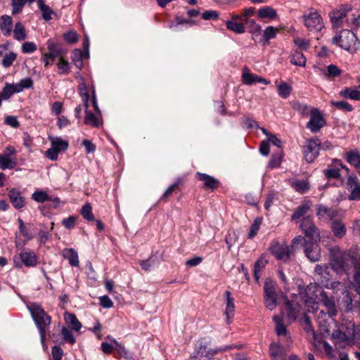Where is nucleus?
I'll return each instance as SVG.
<instances>
[{
  "mask_svg": "<svg viewBox=\"0 0 360 360\" xmlns=\"http://www.w3.org/2000/svg\"><path fill=\"white\" fill-rule=\"evenodd\" d=\"M62 256L68 259L72 266H78L79 264V256L77 251L73 248H65L62 251Z\"/></svg>",
  "mask_w": 360,
  "mask_h": 360,
  "instance_id": "25",
  "label": "nucleus"
},
{
  "mask_svg": "<svg viewBox=\"0 0 360 360\" xmlns=\"http://www.w3.org/2000/svg\"><path fill=\"white\" fill-rule=\"evenodd\" d=\"M181 184V179L178 178L176 181L172 184L165 191L161 197V200L167 201L169 197L174 192L175 189Z\"/></svg>",
  "mask_w": 360,
  "mask_h": 360,
  "instance_id": "53",
  "label": "nucleus"
},
{
  "mask_svg": "<svg viewBox=\"0 0 360 360\" xmlns=\"http://www.w3.org/2000/svg\"><path fill=\"white\" fill-rule=\"evenodd\" d=\"M333 234L338 238H342L346 234V227L340 220H334L331 223Z\"/></svg>",
  "mask_w": 360,
  "mask_h": 360,
  "instance_id": "35",
  "label": "nucleus"
},
{
  "mask_svg": "<svg viewBox=\"0 0 360 360\" xmlns=\"http://www.w3.org/2000/svg\"><path fill=\"white\" fill-rule=\"evenodd\" d=\"M115 345L110 341V342H108L104 341L101 345V351L105 354H110L113 351H115Z\"/></svg>",
  "mask_w": 360,
  "mask_h": 360,
  "instance_id": "64",
  "label": "nucleus"
},
{
  "mask_svg": "<svg viewBox=\"0 0 360 360\" xmlns=\"http://www.w3.org/2000/svg\"><path fill=\"white\" fill-rule=\"evenodd\" d=\"M81 214L83 218L89 221H94V216L92 213V207L89 203L84 204L81 210Z\"/></svg>",
  "mask_w": 360,
  "mask_h": 360,
  "instance_id": "51",
  "label": "nucleus"
},
{
  "mask_svg": "<svg viewBox=\"0 0 360 360\" xmlns=\"http://www.w3.org/2000/svg\"><path fill=\"white\" fill-rule=\"evenodd\" d=\"M334 344L338 347H344L348 344V338L347 335L340 330H335L331 335Z\"/></svg>",
  "mask_w": 360,
  "mask_h": 360,
  "instance_id": "29",
  "label": "nucleus"
},
{
  "mask_svg": "<svg viewBox=\"0 0 360 360\" xmlns=\"http://www.w3.org/2000/svg\"><path fill=\"white\" fill-rule=\"evenodd\" d=\"M338 210L328 208L321 204L316 207V215L320 220L327 221L333 220L338 216Z\"/></svg>",
  "mask_w": 360,
  "mask_h": 360,
  "instance_id": "17",
  "label": "nucleus"
},
{
  "mask_svg": "<svg viewBox=\"0 0 360 360\" xmlns=\"http://www.w3.org/2000/svg\"><path fill=\"white\" fill-rule=\"evenodd\" d=\"M335 296H331L330 297L329 295L325 291L321 292L319 298L320 302L321 304H322L326 310V311H324L323 309H321L320 311H319L318 309L316 310L317 321L321 326H326V319H324V320H322V316H323L325 318L326 316H328V318H333L337 316L338 309L335 304Z\"/></svg>",
  "mask_w": 360,
  "mask_h": 360,
  "instance_id": "3",
  "label": "nucleus"
},
{
  "mask_svg": "<svg viewBox=\"0 0 360 360\" xmlns=\"http://www.w3.org/2000/svg\"><path fill=\"white\" fill-rule=\"evenodd\" d=\"M106 339L109 340L115 345V351H116L121 356L128 360H134L133 354L127 349L122 344L117 342L110 335H108Z\"/></svg>",
  "mask_w": 360,
  "mask_h": 360,
  "instance_id": "23",
  "label": "nucleus"
},
{
  "mask_svg": "<svg viewBox=\"0 0 360 360\" xmlns=\"http://www.w3.org/2000/svg\"><path fill=\"white\" fill-rule=\"evenodd\" d=\"M346 25L352 29L358 28L360 26V15L352 14L345 20Z\"/></svg>",
  "mask_w": 360,
  "mask_h": 360,
  "instance_id": "52",
  "label": "nucleus"
},
{
  "mask_svg": "<svg viewBox=\"0 0 360 360\" xmlns=\"http://www.w3.org/2000/svg\"><path fill=\"white\" fill-rule=\"evenodd\" d=\"M26 37L27 34L24 25L20 22H16L13 29V37L18 41H22Z\"/></svg>",
  "mask_w": 360,
  "mask_h": 360,
  "instance_id": "43",
  "label": "nucleus"
},
{
  "mask_svg": "<svg viewBox=\"0 0 360 360\" xmlns=\"http://www.w3.org/2000/svg\"><path fill=\"white\" fill-rule=\"evenodd\" d=\"M323 174L327 179H339L340 177V172L339 167H335L334 160L332 161L331 165H328V168L323 170Z\"/></svg>",
  "mask_w": 360,
  "mask_h": 360,
  "instance_id": "40",
  "label": "nucleus"
},
{
  "mask_svg": "<svg viewBox=\"0 0 360 360\" xmlns=\"http://www.w3.org/2000/svg\"><path fill=\"white\" fill-rule=\"evenodd\" d=\"M332 43L351 53H356L359 49V41L356 35L349 30H343L339 35L335 36Z\"/></svg>",
  "mask_w": 360,
  "mask_h": 360,
  "instance_id": "4",
  "label": "nucleus"
},
{
  "mask_svg": "<svg viewBox=\"0 0 360 360\" xmlns=\"http://www.w3.org/2000/svg\"><path fill=\"white\" fill-rule=\"evenodd\" d=\"M17 58V54L14 52H10L4 56L1 65L4 68L10 67Z\"/></svg>",
  "mask_w": 360,
  "mask_h": 360,
  "instance_id": "55",
  "label": "nucleus"
},
{
  "mask_svg": "<svg viewBox=\"0 0 360 360\" xmlns=\"http://www.w3.org/2000/svg\"><path fill=\"white\" fill-rule=\"evenodd\" d=\"M340 294H341V296L335 297L340 308L345 311L351 310L352 306V299L350 293L345 288V290H342Z\"/></svg>",
  "mask_w": 360,
  "mask_h": 360,
  "instance_id": "22",
  "label": "nucleus"
},
{
  "mask_svg": "<svg viewBox=\"0 0 360 360\" xmlns=\"http://www.w3.org/2000/svg\"><path fill=\"white\" fill-rule=\"evenodd\" d=\"M198 179L204 182L205 187L211 189L217 188L219 182L217 179L206 174L198 173Z\"/></svg>",
  "mask_w": 360,
  "mask_h": 360,
  "instance_id": "28",
  "label": "nucleus"
},
{
  "mask_svg": "<svg viewBox=\"0 0 360 360\" xmlns=\"http://www.w3.org/2000/svg\"><path fill=\"white\" fill-rule=\"evenodd\" d=\"M37 1V5L39 8L42 13V17L45 20H49L51 18V14L53 13L52 11L49 8V6L46 5L44 3V0H36Z\"/></svg>",
  "mask_w": 360,
  "mask_h": 360,
  "instance_id": "47",
  "label": "nucleus"
},
{
  "mask_svg": "<svg viewBox=\"0 0 360 360\" xmlns=\"http://www.w3.org/2000/svg\"><path fill=\"white\" fill-rule=\"evenodd\" d=\"M268 263V260L266 257L262 255L255 262V268H254V276L256 281H258L260 276L262 270L266 266Z\"/></svg>",
  "mask_w": 360,
  "mask_h": 360,
  "instance_id": "39",
  "label": "nucleus"
},
{
  "mask_svg": "<svg viewBox=\"0 0 360 360\" xmlns=\"http://www.w3.org/2000/svg\"><path fill=\"white\" fill-rule=\"evenodd\" d=\"M291 91H292V87L289 84H288L287 83H285V82L281 83L278 86V95L283 98H288L290 96Z\"/></svg>",
  "mask_w": 360,
  "mask_h": 360,
  "instance_id": "54",
  "label": "nucleus"
},
{
  "mask_svg": "<svg viewBox=\"0 0 360 360\" xmlns=\"http://www.w3.org/2000/svg\"><path fill=\"white\" fill-rule=\"evenodd\" d=\"M332 105L338 109H341L345 112H351L353 110L352 106L347 101H333Z\"/></svg>",
  "mask_w": 360,
  "mask_h": 360,
  "instance_id": "62",
  "label": "nucleus"
},
{
  "mask_svg": "<svg viewBox=\"0 0 360 360\" xmlns=\"http://www.w3.org/2000/svg\"><path fill=\"white\" fill-rule=\"evenodd\" d=\"M72 63L79 69L83 66V54L81 50L75 49L71 56Z\"/></svg>",
  "mask_w": 360,
  "mask_h": 360,
  "instance_id": "50",
  "label": "nucleus"
},
{
  "mask_svg": "<svg viewBox=\"0 0 360 360\" xmlns=\"http://www.w3.org/2000/svg\"><path fill=\"white\" fill-rule=\"evenodd\" d=\"M237 347L238 345H230L226 346L225 347L211 349L208 348V347L202 342H198L195 345V349L193 353V355L191 356V359L193 360H208L218 352L227 351L229 349Z\"/></svg>",
  "mask_w": 360,
  "mask_h": 360,
  "instance_id": "5",
  "label": "nucleus"
},
{
  "mask_svg": "<svg viewBox=\"0 0 360 360\" xmlns=\"http://www.w3.org/2000/svg\"><path fill=\"white\" fill-rule=\"evenodd\" d=\"M226 295V310L225 314L226 316L227 323L231 322V319L234 315L235 305L233 303V298L231 297V293L229 291L225 292Z\"/></svg>",
  "mask_w": 360,
  "mask_h": 360,
  "instance_id": "26",
  "label": "nucleus"
},
{
  "mask_svg": "<svg viewBox=\"0 0 360 360\" xmlns=\"http://www.w3.org/2000/svg\"><path fill=\"white\" fill-rule=\"evenodd\" d=\"M282 161V156L281 154H274L268 164V167L270 169H274L279 167Z\"/></svg>",
  "mask_w": 360,
  "mask_h": 360,
  "instance_id": "61",
  "label": "nucleus"
},
{
  "mask_svg": "<svg viewBox=\"0 0 360 360\" xmlns=\"http://www.w3.org/2000/svg\"><path fill=\"white\" fill-rule=\"evenodd\" d=\"M322 284L328 289H331L333 290V295L331 296L338 297L340 295V292L342 290H345V288H346L345 284L339 282V281H327L326 283H323L322 282Z\"/></svg>",
  "mask_w": 360,
  "mask_h": 360,
  "instance_id": "33",
  "label": "nucleus"
},
{
  "mask_svg": "<svg viewBox=\"0 0 360 360\" xmlns=\"http://www.w3.org/2000/svg\"><path fill=\"white\" fill-rule=\"evenodd\" d=\"M352 6L345 4L342 5L338 9L333 10L329 14L330 21L333 25L338 28L342 26L344 19L347 18V13L352 11Z\"/></svg>",
  "mask_w": 360,
  "mask_h": 360,
  "instance_id": "12",
  "label": "nucleus"
},
{
  "mask_svg": "<svg viewBox=\"0 0 360 360\" xmlns=\"http://www.w3.org/2000/svg\"><path fill=\"white\" fill-rule=\"evenodd\" d=\"M32 198L37 202H44L49 199V197L45 191H37L32 193Z\"/></svg>",
  "mask_w": 360,
  "mask_h": 360,
  "instance_id": "56",
  "label": "nucleus"
},
{
  "mask_svg": "<svg viewBox=\"0 0 360 360\" xmlns=\"http://www.w3.org/2000/svg\"><path fill=\"white\" fill-rule=\"evenodd\" d=\"M264 303L266 308L274 310L277 306V295L274 286L271 282H266L264 285Z\"/></svg>",
  "mask_w": 360,
  "mask_h": 360,
  "instance_id": "14",
  "label": "nucleus"
},
{
  "mask_svg": "<svg viewBox=\"0 0 360 360\" xmlns=\"http://www.w3.org/2000/svg\"><path fill=\"white\" fill-rule=\"evenodd\" d=\"M258 18L259 19L268 18L273 20L277 18L276 11L271 6H263L258 10Z\"/></svg>",
  "mask_w": 360,
  "mask_h": 360,
  "instance_id": "32",
  "label": "nucleus"
},
{
  "mask_svg": "<svg viewBox=\"0 0 360 360\" xmlns=\"http://www.w3.org/2000/svg\"><path fill=\"white\" fill-rule=\"evenodd\" d=\"M321 141L319 139H308L305 141L302 152L307 162H312L319 155Z\"/></svg>",
  "mask_w": 360,
  "mask_h": 360,
  "instance_id": "8",
  "label": "nucleus"
},
{
  "mask_svg": "<svg viewBox=\"0 0 360 360\" xmlns=\"http://www.w3.org/2000/svg\"><path fill=\"white\" fill-rule=\"evenodd\" d=\"M269 353L272 360H284L285 353L279 343L273 342L269 347Z\"/></svg>",
  "mask_w": 360,
  "mask_h": 360,
  "instance_id": "30",
  "label": "nucleus"
},
{
  "mask_svg": "<svg viewBox=\"0 0 360 360\" xmlns=\"http://www.w3.org/2000/svg\"><path fill=\"white\" fill-rule=\"evenodd\" d=\"M326 121L323 115L317 108L310 110V120L307 124V127L313 133H316L325 125Z\"/></svg>",
  "mask_w": 360,
  "mask_h": 360,
  "instance_id": "13",
  "label": "nucleus"
},
{
  "mask_svg": "<svg viewBox=\"0 0 360 360\" xmlns=\"http://www.w3.org/2000/svg\"><path fill=\"white\" fill-rule=\"evenodd\" d=\"M346 188L349 192V200H360V181L356 175L351 174L347 177Z\"/></svg>",
  "mask_w": 360,
  "mask_h": 360,
  "instance_id": "15",
  "label": "nucleus"
},
{
  "mask_svg": "<svg viewBox=\"0 0 360 360\" xmlns=\"http://www.w3.org/2000/svg\"><path fill=\"white\" fill-rule=\"evenodd\" d=\"M293 42L298 49L302 51L308 50L310 46V41L305 39L297 37L293 39Z\"/></svg>",
  "mask_w": 360,
  "mask_h": 360,
  "instance_id": "57",
  "label": "nucleus"
},
{
  "mask_svg": "<svg viewBox=\"0 0 360 360\" xmlns=\"http://www.w3.org/2000/svg\"><path fill=\"white\" fill-rule=\"evenodd\" d=\"M305 27L310 32H319L323 27L322 18L319 12L311 8L307 14L302 16Z\"/></svg>",
  "mask_w": 360,
  "mask_h": 360,
  "instance_id": "7",
  "label": "nucleus"
},
{
  "mask_svg": "<svg viewBox=\"0 0 360 360\" xmlns=\"http://www.w3.org/2000/svg\"><path fill=\"white\" fill-rule=\"evenodd\" d=\"M19 257L22 263L27 267H33L37 264V257L32 250L25 249L21 250Z\"/></svg>",
  "mask_w": 360,
  "mask_h": 360,
  "instance_id": "21",
  "label": "nucleus"
},
{
  "mask_svg": "<svg viewBox=\"0 0 360 360\" xmlns=\"http://www.w3.org/2000/svg\"><path fill=\"white\" fill-rule=\"evenodd\" d=\"M331 268L339 274L349 275L353 268L354 281L360 282V252L355 250L341 251L338 246L330 249Z\"/></svg>",
  "mask_w": 360,
  "mask_h": 360,
  "instance_id": "1",
  "label": "nucleus"
},
{
  "mask_svg": "<svg viewBox=\"0 0 360 360\" xmlns=\"http://www.w3.org/2000/svg\"><path fill=\"white\" fill-rule=\"evenodd\" d=\"M340 95L345 98L360 101V91L354 88L346 87L340 91Z\"/></svg>",
  "mask_w": 360,
  "mask_h": 360,
  "instance_id": "36",
  "label": "nucleus"
},
{
  "mask_svg": "<svg viewBox=\"0 0 360 360\" xmlns=\"http://www.w3.org/2000/svg\"><path fill=\"white\" fill-rule=\"evenodd\" d=\"M13 27V20L10 15H3L0 18V30L5 37L11 34Z\"/></svg>",
  "mask_w": 360,
  "mask_h": 360,
  "instance_id": "24",
  "label": "nucleus"
},
{
  "mask_svg": "<svg viewBox=\"0 0 360 360\" xmlns=\"http://www.w3.org/2000/svg\"><path fill=\"white\" fill-rule=\"evenodd\" d=\"M82 82L79 84L78 90L80 96L86 108H89V94L86 84L84 82V79L82 78Z\"/></svg>",
  "mask_w": 360,
  "mask_h": 360,
  "instance_id": "42",
  "label": "nucleus"
},
{
  "mask_svg": "<svg viewBox=\"0 0 360 360\" xmlns=\"http://www.w3.org/2000/svg\"><path fill=\"white\" fill-rule=\"evenodd\" d=\"M91 94L92 104L96 113L94 114L90 110H89L88 108H86L84 122L86 125H89L95 128H98L102 125V120L101 118V111L98 105L95 89L94 87L92 89Z\"/></svg>",
  "mask_w": 360,
  "mask_h": 360,
  "instance_id": "6",
  "label": "nucleus"
},
{
  "mask_svg": "<svg viewBox=\"0 0 360 360\" xmlns=\"http://www.w3.org/2000/svg\"><path fill=\"white\" fill-rule=\"evenodd\" d=\"M66 322L71 326L73 330L79 331L82 328V324L73 314H66L65 316Z\"/></svg>",
  "mask_w": 360,
  "mask_h": 360,
  "instance_id": "49",
  "label": "nucleus"
},
{
  "mask_svg": "<svg viewBox=\"0 0 360 360\" xmlns=\"http://www.w3.org/2000/svg\"><path fill=\"white\" fill-rule=\"evenodd\" d=\"M8 198L12 205L18 210L25 207L26 202L22 193L17 188H11L8 192Z\"/></svg>",
  "mask_w": 360,
  "mask_h": 360,
  "instance_id": "20",
  "label": "nucleus"
},
{
  "mask_svg": "<svg viewBox=\"0 0 360 360\" xmlns=\"http://www.w3.org/2000/svg\"><path fill=\"white\" fill-rule=\"evenodd\" d=\"M282 314L283 316H286L289 321H295L297 319L298 314L297 306L293 303L288 302Z\"/></svg>",
  "mask_w": 360,
  "mask_h": 360,
  "instance_id": "31",
  "label": "nucleus"
},
{
  "mask_svg": "<svg viewBox=\"0 0 360 360\" xmlns=\"http://www.w3.org/2000/svg\"><path fill=\"white\" fill-rule=\"evenodd\" d=\"M304 253L306 257L312 262L318 261L321 257V248L315 241L305 243Z\"/></svg>",
  "mask_w": 360,
  "mask_h": 360,
  "instance_id": "18",
  "label": "nucleus"
},
{
  "mask_svg": "<svg viewBox=\"0 0 360 360\" xmlns=\"http://www.w3.org/2000/svg\"><path fill=\"white\" fill-rule=\"evenodd\" d=\"M242 79L243 84L246 85H252L256 83H262L265 85L270 84V81L258 76L257 75L250 73L248 68L245 67L243 68Z\"/></svg>",
  "mask_w": 360,
  "mask_h": 360,
  "instance_id": "19",
  "label": "nucleus"
},
{
  "mask_svg": "<svg viewBox=\"0 0 360 360\" xmlns=\"http://www.w3.org/2000/svg\"><path fill=\"white\" fill-rule=\"evenodd\" d=\"M226 28L235 33L243 34L245 32V26L243 23L233 20H227L226 22Z\"/></svg>",
  "mask_w": 360,
  "mask_h": 360,
  "instance_id": "44",
  "label": "nucleus"
},
{
  "mask_svg": "<svg viewBox=\"0 0 360 360\" xmlns=\"http://www.w3.org/2000/svg\"><path fill=\"white\" fill-rule=\"evenodd\" d=\"M290 185L296 192L300 193H304L310 188L308 179H292L290 181Z\"/></svg>",
  "mask_w": 360,
  "mask_h": 360,
  "instance_id": "27",
  "label": "nucleus"
},
{
  "mask_svg": "<svg viewBox=\"0 0 360 360\" xmlns=\"http://www.w3.org/2000/svg\"><path fill=\"white\" fill-rule=\"evenodd\" d=\"M300 227L305 236L311 240L317 242L320 240L319 229L316 226L312 218L310 217H304Z\"/></svg>",
  "mask_w": 360,
  "mask_h": 360,
  "instance_id": "11",
  "label": "nucleus"
},
{
  "mask_svg": "<svg viewBox=\"0 0 360 360\" xmlns=\"http://www.w3.org/2000/svg\"><path fill=\"white\" fill-rule=\"evenodd\" d=\"M278 32V29L273 26H268L263 31V35L262 40L263 41L264 45H269V40L274 39Z\"/></svg>",
  "mask_w": 360,
  "mask_h": 360,
  "instance_id": "37",
  "label": "nucleus"
},
{
  "mask_svg": "<svg viewBox=\"0 0 360 360\" xmlns=\"http://www.w3.org/2000/svg\"><path fill=\"white\" fill-rule=\"evenodd\" d=\"M262 224V219L261 218H257L255 219L254 222L251 225L250 228V231L248 234L249 238H254L256 234L257 233V231H259L260 226Z\"/></svg>",
  "mask_w": 360,
  "mask_h": 360,
  "instance_id": "58",
  "label": "nucleus"
},
{
  "mask_svg": "<svg viewBox=\"0 0 360 360\" xmlns=\"http://www.w3.org/2000/svg\"><path fill=\"white\" fill-rule=\"evenodd\" d=\"M51 146L56 149L58 152L65 151L68 148V142L62 139L60 137H50Z\"/></svg>",
  "mask_w": 360,
  "mask_h": 360,
  "instance_id": "41",
  "label": "nucleus"
},
{
  "mask_svg": "<svg viewBox=\"0 0 360 360\" xmlns=\"http://www.w3.org/2000/svg\"><path fill=\"white\" fill-rule=\"evenodd\" d=\"M306 61L303 53L297 50H295L290 56V63L295 65L304 67Z\"/></svg>",
  "mask_w": 360,
  "mask_h": 360,
  "instance_id": "38",
  "label": "nucleus"
},
{
  "mask_svg": "<svg viewBox=\"0 0 360 360\" xmlns=\"http://www.w3.org/2000/svg\"><path fill=\"white\" fill-rule=\"evenodd\" d=\"M57 67L58 69V74L60 75H68L70 71V65L68 60H65L64 58L60 56L58 58L57 63Z\"/></svg>",
  "mask_w": 360,
  "mask_h": 360,
  "instance_id": "48",
  "label": "nucleus"
},
{
  "mask_svg": "<svg viewBox=\"0 0 360 360\" xmlns=\"http://www.w3.org/2000/svg\"><path fill=\"white\" fill-rule=\"evenodd\" d=\"M32 317L39 331L40 340L44 343L46 338V329L51 324V316H49L42 309V307L36 303L28 306Z\"/></svg>",
  "mask_w": 360,
  "mask_h": 360,
  "instance_id": "2",
  "label": "nucleus"
},
{
  "mask_svg": "<svg viewBox=\"0 0 360 360\" xmlns=\"http://www.w3.org/2000/svg\"><path fill=\"white\" fill-rule=\"evenodd\" d=\"M61 334L63 337V339L67 342H68L71 345H73L75 343L76 340H75L72 331L70 329L67 328L66 327H63L62 330H61Z\"/></svg>",
  "mask_w": 360,
  "mask_h": 360,
  "instance_id": "59",
  "label": "nucleus"
},
{
  "mask_svg": "<svg viewBox=\"0 0 360 360\" xmlns=\"http://www.w3.org/2000/svg\"><path fill=\"white\" fill-rule=\"evenodd\" d=\"M311 205L309 202L300 205L292 215V220H296L304 216L310 210Z\"/></svg>",
  "mask_w": 360,
  "mask_h": 360,
  "instance_id": "45",
  "label": "nucleus"
},
{
  "mask_svg": "<svg viewBox=\"0 0 360 360\" xmlns=\"http://www.w3.org/2000/svg\"><path fill=\"white\" fill-rule=\"evenodd\" d=\"M47 46L49 52L43 53L41 59L45 67L53 65L54 58H59L63 55L62 49L53 39H50L47 41Z\"/></svg>",
  "mask_w": 360,
  "mask_h": 360,
  "instance_id": "10",
  "label": "nucleus"
},
{
  "mask_svg": "<svg viewBox=\"0 0 360 360\" xmlns=\"http://www.w3.org/2000/svg\"><path fill=\"white\" fill-rule=\"evenodd\" d=\"M238 236L234 231H229L225 238L226 243L228 246V250H230L231 246L236 243Z\"/></svg>",
  "mask_w": 360,
  "mask_h": 360,
  "instance_id": "60",
  "label": "nucleus"
},
{
  "mask_svg": "<svg viewBox=\"0 0 360 360\" xmlns=\"http://www.w3.org/2000/svg\"><path fill=\"white\" fill-rule=\"evenodd\" d=\"M37 45L32 41H27L22 44L21 51L23 53H31L37 50Z\"/></svg>",
  "mask_w": 360,
  "mask_h": 360,
  "instance_id": "63",
  "label": "nucleus"
},
{
  "mask_svg": "<svg viewBox=\"0 0 360 360\" xmlns=\"http://www.w3.org/2000/svg\"><path fill=\"white\" fill-rule=\"evenodd\" d=\"M36 0H12V13L18 14L20 13L24 6L28 3L29 4H32Z\"/></svg>",
  "mask_w": 360,
  "mask_h": 360,
  "instance_id": "46",
  "label": "nucleus"
},
{
  "mask_svg": "<svg viewBox=\"0 0 360 360\" xmlns=\"http://www.w3.org/2000/svg\"><path fill=\"white\" fill-rule=\"evenodd\" d=\"M273 321L276 323L275 330L276 335L279 337L281 340L285 341L286 345L289 347L291 342V337L285 326H284L282 319L278 316H274Z\"/></svg>",
  "mask_w": 360,
  "mask_h": 360,
  "instance_id": "16",
  "label": "nucleus"
},
{
  "mask_svg": "<svg viewBox=\"0 0 360 360\" xmlns=\"http://www.w3.org/2000/svg\"><path fill=\"white\" fill-rule=\"evenodd\" d=\"M292 247L285 243H280L277 241L273 242L269 248V251L276 259L286 262L289 260L292 253Z\"/></svg>",
  "mask_w": 360,
  "mask_h": 360,
  "instance_id": "9",
  "label": "nucleus"
},
{
  "mask_svg": "<svg viewBox=\"0 0 360 360\" xmlns=\"http://www.w3.org/2000/svg\"><path fill=\"white\" fill-rule=\"evenodd\" d=\"M16 165L15 159L9 157V154H0V168L1 169H13Z\"/></svg>",
  "mask_w": 360,
  "mask_h": 360,
  "instance_id": "34",
  "label": "nucleus"
}]
</instances>
